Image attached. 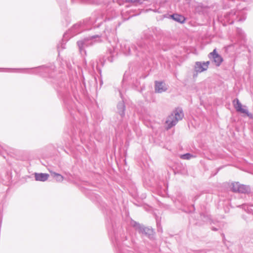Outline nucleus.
<instances>
[{
    "instance_id": "obj_10",
    "label": "nucleus",
    "mask_w": 253,
    "mask_h": 253,
    "mask_svg": "<svg viewBox=\"0 0 253 253\" xmlns=\"http://www.w3.org/2000/svg\"><path fill=\"white\" fill-rule=\"evenodd\" d=\"M208 57L217 67H219L223 61L222 56L217 52L216 48L208 54Z\"/></svg>"
},
{
    "instance_id": "obj_29",
    "label": "nucleus",
    "mask_w": 253,
    "mask_h": 253,
    "mask_svg": "<svg viewBox=\"0 0 253 253\" xmlns=\"http://www.w3.org/2000/svg\"><path fill=\"white\" fill-rule=\"evenodd\" d=\"M211 229H212V230H213V231H217V229L216 228H215V227H212V228H211Z\"/></svg>"
},
{
    "instance_id": "obj_31",
    "label": "nucleus",
    "mask_w": 253,
    "mask_h": 253,
    "mask_svg": "<svg viewBox=\"0 0 253 253\" xmlns=\"http://www.w3.org/2000/svg\"><path fill=\"white\" fill-rule=\"evenodd\" d=\"M119 93H120V95L121 97L123 99L122 92L120 90H119Z\"/></svg>"
},
{
    "instance_id": "obj_35",
    "label": "nucleus",
    "mask_w": 253,
    "mask_h": 253,
    "mask_svg": "<svg viewBox=\"0 0 253 253\" xmlns=\"http://www.w3.org/2000/svg\"><path fill=\"white\" fill-rule=\"evenodd\" d=\"M61 46H62V48L63 49L65 48V46H64V45L63 44H62V45H61Z\"/></svg>"
},
{
    "instance_id": "obj_38",
    "label": "nucleus",
    "mask_w": 253,
    "mask_h": 253,
    "mask_svg": "<svg viewBox=\"0 0 253 253\" xmlns=\"http://www.w3.org/2000/svg\"><path fill=\"white\" fill-rule=\"evenodd\" d=\"M154 0V1H160V0Z\"/></svg>"
},
{
    "instance_id": "obj_3",
    "label": "nucleus",
    "mask_w": 253,
    "mask_h": 253,
    "mask_svg": "<svg viewBox=\"0 0 253 253\" xmlns=\"http://www.w3.org/2000/svg\"><path fill=\"white\" fill-rule=\"evenodd\" d=\"M56 90L59 98L62 99L66 108L70 111L74 104L71 99L68 88L66 86L64 83H61L60 84L57 86Z\"/></svg>"
},
{
    "instance_id": "obj_15",
    "label": "nucleus",
    "mask_w": 253,
    "mask_h": 253,
    "mask_svg": "<svg viewBox=\"0 0 253 253\" xmlns=\"http://www.w3.org/2000/svg\"><path fill=\"white\" fill-rule=\"evenodd\" d=\"M35 178L36 181L44 182L46 181L49 177V174L45 173H34Z\"/></svg>"
},
{
    "instance_id": "obj_8",
    "label": "nucleus",
    "mask_w": 253,
    "mask_h": 253,
    "mask_svg": "<svg viewBox=\"0 0 253 253\" xmlns=\"http://www.w3.org/2000/svg\"><path fill=\"white\" fill-rule=\"evenodd\" d=\"M153 37L149 36L146 38L145 40H141L137 43V46L133 45L131 48L136 52V55L138 56V52H150L151 49L148 45V42L150 41Z\"/></svg>"
},
{
    "instance_id": "obj_9",
    "label": "nucleus",
    "mask_w": 253,
    "mask_h": 253,
    "mask_svg": "<svg viewBox=\"0 0 253 253\" xmlns=\"http://www.w3.org/2000/svg\"><path fill=\"white\" fill-rule=\"evenodd\" d=\"M232 191L239 193L248 194L251 191L250 186L241 184L239 182H234L232 184Z\"/></svg>"
},
{
    "instance_id": "obj_26",
    "label": "nucleus",
    "mask_w": 253,
    "mask_h": 253,
    "mask_svg": "<svg viewBox=\"0 0 253 253\" xmlns=\"http://www.w3.org/2000/svg\"><path fill=\"white\" fill-rule=\"evenodd\" d=\"M246 113H242L243 114H246L250 119L253 120V115L250 113L247 108L245 109Z\"/></svg>"
},
{
    "instance_id": "obj_36",
    "label": "nucleus",
    "mask_w": 253,
    "mask_h": 253,
    "mask_svg": "<svg viewBox=\"0 0 253 253\" xmlns=\"http://www.w3.org/2000/svg\"><path fill=\"white\" fill-rule=\"evenodd\" d=\"M245 42V40H243V41H241V42ZM241 43H243L242 42ZM243 43L244 44V43Z\"/></svg>"
},
{
    "instance_id": "obj_32",
    "label": "nucleus",
    "mask_w": 253,
    "mask_h": 253,
    "mask_svg": "<svg viewBox=\"0 0 253 253\" xmlns=\"http://www.w3.org/2000/svg\"><path fill=\"white\" fill-rule=\"evenodd\" d=\"M9 70V69H0V71H1L2 70Z\"/></svg>"
},
{
    "instance_id": "obj_28",
    "label": "nucleus",
    "mask_w": 253,
    "mask_h": 253,
    "mask_svg": "<svg viewBox=\"0 0 253 253\" xmlns=\"http://www.w3.org/2000/svg\"><path fill=\"white\" fill-rule=\"evenodd\" d=\"M3 148L0 145V154L4 158H5V153L2 151Z\"/></svg>"
},
{
    "instance_id": "obj_23",
    "label": "nucleus",
    "mask_w": 253,
    "mask_h": 253,
    "mask_svg": "<svg viewBox=\"0 0 253 253\" xmlns=\"http://www.w3.org/2000/svg\"><path fill=\"white\" fill-rule=\"evenodd\" d=\"M72 1L73 0H72ZM82 2L86 4H97V0H80Z\"/></svg>"
},
{
    "instance_id": "obj_5",
    "label": "nucleus",
    "mask_w": 253,
    "mask_h": 253,
    "mask_svg": "<svg viewBox=\"0 0 253 253\" xmlns=\"http://www.w3.org/2000/svg\"><path fill=\"white\" fill-rule=\"evenodd\" d=\"M55 67L53 64H50L49 66H41L32 69H24L23 70L28 71L27 73H31L30 71H32V73L39 75L43 77L53 78V73L54 72Z\"/></svg>"
},
{
    "instance_id": "obj_22",
    "label": "nucleus",
    "mask_w": 253,
    "mask_h": 253,
    "mask_svg": "<svg viewBox=\"0 0 253 253\" xmlns=\"http://www.w3.org/2000/svg\"><path fill=\"white\" fill-rule=\"evenodd\" d=\"M233 46L236 49L238 48H241L242 47H245V44L244 43H235L233 44H231L228 45V47H231Z\"/></svg>"
},
{
    "instance_id": "obj_11",
    "label": "nucleus",
    "mask_w": 253,
    "mask_h": 253,
    "mask_svg": "<svg viewBox=\"0 0 253 253\" xmlns=\"http://www.w3.org/2000/svg\"><path fill=\"white\" fill-rule=\"evenodd\" d=\"M210 63L209 61L207 62L197 61L195 62L194 70L197 73H202L208 70Z\"/></svg>"
},
{
    "instance_id": "obj_14",
    "label": "nucleus",
    "mask_w": 253,
    "mask_h": 253,
    "mask_svg": "<svg viewBox=\"0 0 253 253\" xmlns=\"http://www.w3.org/2000/svg\"><path fill=\"white\" fill-rule=\"evenodd\" d=\"M233 105L234 106V108L236 109V111L238 112L242 113H246L245 109L247 108L246 106H244L243 108L242 104L240 102L238 98H235L233 100Z\"/></svg>"
},
{
    "instance_id": "obj_17",
    "label": "nucleus",
    "mask_w": 253,
    "mask_h": 253,
    "mask_svg": "<svg viewBox=\"0 0 253 253\" xmlns=\"http://www.w3.org/2000/svg\"><path fill=\"white\" fill-rule=\"evenodd\" d=\"M170 16L173 20L180 24L184 23L186 20V18L184 16L177 13H174Z\"/></svg>"
},
{
    "instance_id": "obj_33",
    "label": "nucleus",
    "mask_w": 253,
    "mask_h": 253,
    "mask_svg": "<svg viewBox=\"0 0 253 253\" xmlns=\"http://www.w3.org/2000/svg\"><path fill=\"white\" fill-rule=\"evenodd\" d=\"M186 0V1H187V2H188V3H190V1H191V0Z\"/></svg>"
},
{
    "instance_id": "obj_24",
    "label": "nucleus",
    "mask_w": 253,
    "mask_h": 253,
    "mask_svg": "<svg viewBox=\"0 0 253 253\" xmlns=\"http://www.w3.org/2000/svg\"><path fill=\"white\" fill-rule=\"evenodd\" d=\"M59 5L61 10L65 11L66 10V2L65 0H62V1L59 3Z\"/></svg>"
},
{
    "instance_id": "obj_16",
    "label": "nucleus",
    "mask_w": 253,
    "mask_h": 253,
    "mask_svg": "<svg viewBox=\"0 0 253 253\" xmlns=\"http://www.w3.org/2000/svg\"><path fill=\"white\" fill-rule=\"evenodd\" d=\"M117 107L118 114L123 118L125 115L126 111V106L123 100L118 103Z\"/></svg>"
},
{
    "instance_id": "obj_37",
    "label": "nucleus",
    "mask_w": 253,
    "mask_h": 253,
    "mask_svg": "<svg viewBox=\"0 0 253 253\" xmlns=\"http://www.w3.org/2000/svg\"><path fill=\"white\" fill-rule=\"evenodd\" d=\"M241 31V29H238V32H239V31Z\"/></svg>"
},
{
    "instance_id": "obj_6",
    "label": "nucleus",
    "mask_w": 253,
    "mask_h": 253,
    "mask_svg": "<svg viewBox=\"0 0 253 253\" xmlns=\"http://www.w3.org/2000/svg\"><path fill=\"white\" fill-rule=\"evenodd\" d=\"M183 117L184 113L182 109L180 108H176L167 119L166 121V124L167 125V129H169L175 126L179 121L183 119Z\"/></svg>"
},
{
    "instance_id": "obj_27",
    "label": "nucleus",
    "mask_w": 253,
    "mask_h": 253,
    "mask_svg": "<svg viewBox=\"0 0 253 253\" xmlns=\"http://www.w3.org/2000/svg\"><path fill=\"white\" fill-rule=\"evenodd\" d=\"M153 10L155 12H158V13H162V10L161 8V7L160 6H159L158 8H157L156 7H155V9H153Z\"/></svg>"
},
{
    "instance_id": "obj_21",
    "label": "nucleus",
    "mask_w": 253,
    "mask_h": 253,
    "mask_svg": "<svg viewBox=\"0 0 253 253\" xmlns=\"http://www.w3.org/2000/svg\"><path fill=\"white\" fill-rule=\"evenodd\" d=\"M193 157H195V156L189 153L183 154L180 156V158L184 160H189Z\"/></svg>"
},
{
    "instance_id": "obj_30",
    "label": "nucleus",
    "mask_w": 253,
    "mask_h": 253,
    "mask_svg": "<svg viewBox=\"0 0 253 253\" xmlns=\"http://www.w3.org/2000/svg\"><path fill=\"white\" fill-rule=\"evenodd\" d=\"M249 206L251 207H253V202H250Z\"/></svg>"
},
{
    "instance_id": "obj_12",
    "label": "nucleus",
    "mask_w": 253,
    "mask_h": 253,
    "mask_svg": "<svg viewBox=\"0 0 253 253\" xmlns=\"http://www.w3.org/2000/svg\"><path fill=\"white\" fill-rule=\"evenodd\" d=\"M238 207L242 208L245 211H246L248 215H243V218L247 222L253 220V211L252 209H249L248 205L244 204L240 205Z\"/></svg>"
},
{
    "instance_id": "obj_20",
    "label": "nucleus",
    "mask_w": 253,
    "mask_h": 253,
    "mask_svg": "<svg viewBox=\"0 0 253 253\" xmlns=\"http://www.w3.org/2000/svg\"><path fill=\"white\" fill-rule=\"evenodd\" d=\"M52 175L53 176L54 178H55L57 182H61L64 179V177L60 174H59L56 172H52Z\"/></svg>"
},
{
    "instance_id": "obj_1",
    "label": "nucleus",
    "mask_w": 253,
    "mask_h": 253,
    "mask_svg": "<svg viewBox=\"0 0 253 253\" xmlns=\"http://www.w3.org/2000/svg\"><path fill=\"white\" fill-rule=\"evenodd\" d=\"M113 17L109 18L106 19L104 22L100 21L96 24L95 23L100 20V18H97L96 13H94L89 18L84 19L83 22H81L74 25L68 32L64 34L63 39L65 41H67L69 34H71V36L73 37L83 31L89 30L98 28L101 26H103V30L99 34L79 40L77 43L80 52L82 54L83 53H85L86 51L84 49L85 47L91 46L97 42H101L102 41V39H104L111 44L113 47V50L110 47H108V51L111 57L108 58L109 61L112 62L113 57L117 54L118 52L117 39H116L117 24L113 21Z\"/></svg>"
},
{
    "instance_id": "obj_2",
    "label": "nucleus",
    "mask_w": 253,
    "mask_h": 253,
    "mask_svg": "<svg viewBox=\"0 0 253 253\" xmlns=\"http://www.w3.org/2000/svg\"><path fill=\"white\" fill-rule=\"evenodd\" d=\"M106 226L108 235L117 253L128 252V250L125 249V247L132 248L134 245L133 239L130 238L129 240V238L122 227L117 229L116 225L113 223L111 219L110 221H107Z\"/></svg>"
},
{
    "instance_id": "obj_19",
    "label": "nucleus",
    "mask_w": 253,
    "mask_h": 253,
    "mask_svg": "<svg viewBox=\"0 0 253 253\" xmlns=\"http://www.w3.org/2000/svg\"><path fill=\"white\" fill-rule=\"evenodd\" d=\"M77 134H78L81 141H82L83 139L82 131L80 130V129L78 128H77V130L75 129L72 130V139H76V136L77 135Z\"/></svg>"
},
{
    "instance_id": "obj_13",
    "label": "nucleus",
    "mask_w": 253,
    "mask_h": 253,
    "mask_svg": "<svg viewBox=\"0 0 253 253\" xmlns=\"http://www.w3.org/2000/svg\"><path fill=\"white\" fill-rule=\"evenodd\" d=\"M168 88L164 82L155 81V90L156 92L162 93L166 91Z\"/></svg>"
},
{
    "instance_id": "obj_4",
    "label": "nucleus",
    "mask_w": 253,
    "mask_h": 253,
    "mask_svg": "<svg viewBox=\"0 0 253 253\" xmlns=\"http://www.w3.org/2000/svg\"><path fill=\"white\" fill-rule=\"evenodd\" d=\"M116 39H117V47L118 48V52H117V54L114 57H113V61L112 62H111V61H109V60H108V57H110L111 55H110L109 51H108V49L107 52L106 53V55L103 56L102 57H100L99 59H98V61H97V64H100V65L103 66H104L105 62L107 60L110 62H112L114 61V58L117 56V55L118 54L119 50V49L118 48V45H119L118 40L116 37ZM109 43L110 44V46H107V48H108V47H110L113 50V47H112L111 44L109 42ZM119 45L121 47L122 52L126 55H129L131 54V48H130V45L128 44L121 43L120 45L119 44Z\"/></svg>"
},
{
    "instance_id": "obj_7",
    "label": "nucleus",
    "mask_w": 253,
    "mask_h": 253,
    "mask_svg": "<svg viewBox=\"0 0 253 253\" xmlns=\"http://www.w3.org/2000/svg\"><path fill=\"white\" fill-rule=\"evenodd\" d=\"M130 224L132 226L135 228L139 234L145 236L149 239L153 237L154 231L153 229L144 226L134 220H131Z\"/></svg>"
},
{
    "instance_id": "obj_25",
    "label": "nucleus",
    "mask_w": 253,
    "mask_h": 253,
    "mask_svg": "<svg viewBox=\"0 0 253 253\" xmlns=\"http://www.w3.org/2000/svg\"><path fill=\"white\" fill-rule=\"evenodd\" d=\"M157 226L158 228V232L162 233L163 232L162 227L161 226L160 223L158 221V217L156 218Z\"/></svg>"
},
{
    "instance_id": "obj_18",
    "label": "nucleus",
    "mask_w": 253,
    "mask_h": 253,
    "mask_svg": "<svg viewBox=\"0 0 253 253\" xmlns=\"http://www.w3.org/2000/svg\"><path fill=\"white\" fill-rule=\"evenodd\" d=\"M12 178V173L10 171L5 172L4 177L2 179L4 184H8L11 182Z\"/></svg>"
},
{
    "instance_id": "obj_34",
    "label": "nucleus",
    "mask_w": 253,
    "mask_h": 253,
    "mask_svg": "<svg viewBox=\"0 0 253 253\" xmlns=\"http://www.w3.org/2000/svg\"><path fill=\"white\" fill-rule=\"evenodd\" d=\"M103 84V81L102 80L100 81V85H101Z\"/></svg>"
}]
</instances>
